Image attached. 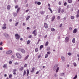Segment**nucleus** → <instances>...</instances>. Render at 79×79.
<instances>
[{"label":"nucleus","mask_w":79,"mask_h":79,"mask_svg":"<svg viewBox=\"0 0 79 79\" xmlns=\"http://www.w3.org/2000/svg\"><path fill=\"white\" fill-rule=\"evenodd\" d=\"M16 56L17 58H19V59H21V57H22L21 56V55L20 54L18 53H16Z\"/></svg>","instance_id":"1"},{"label":"nucleus","mask_w":79,"mask_h":79,"mask_svg":"<svg viewBox=\"0 0 79 79\" xmlns=\"http://www.w3.org/2000/svg\"><path fill=\"white\" fill-rule=\"evenodd\" d=\"M15 36L16 39H17V40H18V39H19V38H20V36L18 35V34H15Z\"/></svg>","instance_id":"2"},{"label":"nucleus","mask_w":79,"mask_h":79,"mask_svg":"<svg viewBox=\"0 0 79 79\" xmlns=\"http://www.w3.org/2000/svg\"><path fill=\"white\" fill-rule=\"evenodd\" d=\"M3 26L4 27H2V29H6V24L4 23L3 24Z\"/></svg>","instance_id":"3"},{"label":"nucleus","mask_w":79,"mask_h":79,"mask_svg":"<svg viewBox=\"0 0 79 79\" xmlns=\"http://www.w3.org/2000/svg\"><path fill=\"white\" fill-rule=\"evenodd\" d=\"M33 34H34V36L37 35V32H36V30H35L32 32Z\"/></svg>","instance_id":"4"},{"label":"nucleus","mask_w":79,"mask_h":79,"mask_svg":"<svg viewBox=\"0 0 79 79\" xmlns=\"http://www.w3.org/2000/svg\"><path fill=\"white\" fill-rule=\"evenodd\" d=\"M12 53V51H11V50H9L8 51H7L6 52V54H10V53Z\"/></svg>","instance_id":"5"},{"label":"nucleus","mask_w":79,"mask_h":79,"mask_svg":"<svg viewBox=\"0 0 79 79\" xmlns=\"http://www.w3.org/2000/svg\"><path fill=\"white\" fill-rule=\"evenodd\" d=\"M21 52L22 53H26V51L25 50L23 49H21Z\"/></svg>","instance_id":"6"},{"label":"nucleus","mask_w":79,"mask_h":79,"mask_svg":"<svg viewBox=\"0 0 79 79\" xmlns=\"http://www.w3.org/2000/svg\"><path fill=\"white\" fill-rule=\"evenodd\" d=\"M65 42H66V43H67L69 41V38H68V37H66L65 38Z\"/></svg>","instance_id":"7"},{"label":"nucleus","mask_w":79,"mask_h":79,"mask_svg":"<svg viewBox=\"0 0 79 79\" xmlns=\"http://www.w3.org/2000/svg\"><path fill=\"white\" fill-rule=\"evenodd\" d=\"M77 29L75 28L74 29L73 31V33H74V34H76V33L77 32Z\"/></svg>","instance_id":"8"},{"label":"nucleus","mask_w":79,"mask_h":79,"mask_svg":"<svg viewBox=\"0 0 79 79\" xmlns=\"http://www.w3.org/2000/svg\"><path fill=\"white\" fill-rule=\"evenodd\" d=\"M44 26L45 27V28H46V29H47V28H48V25H47V23H44Z\"/></svg>","instance_id":"9"},{"label":"nucleus","mask_w":79,"mask_h":79,"mask_svg":"<svg viewBox=\"0 0 79 79\" xmlns=\"http://www.w3.org/2000/svg\"><path fill=\"white\" fill-rule=\"evenodd\" d=\"M57 67H58V65L56 64L55 65L53 68V70H55L56 69V68H57Z\"/></svg>","instance_id":"10"},{"label":"nucleus","mask_w":79,"mask_h":79,"mask_svg":"<svg viewBox=\"0 0 79 79\" xmlns=\"http://www.w3.org/2000/svg\"><path fill=\"white\" fill-rule=\"evenodd\" d=\"M27 76H29V69H27Z\"/></svg>","instance_id":"11"},{"label":"nucleus","mask_w":79,"mask_h":79,"mask_svg":"<svg viewBox=\"0 0 79 79\" xmlns=\"http://www.w3.org/2000/svg\"><path fill=\"white\" fill-rule=\"evenodd\" d=\"M7 64H4L3 66V68H7Z\"/></svg>","instance_id":"12"},{"label":"nucleus","mask_w":79,"mask_h":79,"mask_svg":"<svg viewBox=\"0 0 79 79\" xmlns=\"http://www.w3.org/2000/svg\"><path fill=\"white\" fill-rule=\"evenodd\" d=\"M55 16H53L52 17V20L51 21L52 22L53 21H54V20L55 19Z\"/></svg>","instance_id":"13"},{"label":"nucleus","mask_w":79,"mask_h":79,"mask_svg":"<svg viewBox=\"0 0 79 79\" xmlns=\"http://www.w3.org/2000/svg\"><path fill=\"white\" fill-rule=\"evenodd\" d=\"M61 59H62V61H64L65 60V58H64V57L62 56Z\"/></svg>","instance_id":"14"},{"label":"nucleus","mask_w":79,"mask_h":79,"mask_svg":"<svg viewBox=\"0 0 79 79\" xmlns=\"http://www.w3.org/2000/svg\"><path fill=\"white\" fill-rule=\"evenodd\" d=\"M61 9L60 7H59V8L58 9V11L59 13H60V12H61Z\"/></svg>","instance_id":"15"},{"label":"nucleus","mask_w":79,"mask_h":79,"mask_svg":"<svg viewBox=\"0 0 79 79\" xmlns=\"http://www.w3.org/2000/svg\"><path fill=\"white\" fill-rule=\"evenodd\" d=\"M68 2L69 3H71L73 2V0H68Z\"/></svg>","instance_id":"16"},{"label":"nucleus","mask_w":79,"mask_h":79,"mask_svg":"<svg viewBox=\"0 0 79 79\" xmlns=\"http://www.w3.org/2000/svg\"><path fill=\"white\" fill-rule=\"evenodd\" d=\"M10 8H11V6H10V5H8V6H7V10H10Z\"/></svg>","instance_id":"17"},{"label":"nucleus","mask_w":79,"mask_h":79,"mask_svg":"<svg viewBox=\"0 0 79 79\" xmlns=\"http://www.w3.org/2000/svg\"><path fill=\"white\" fill-rule=\"evenodd\" d=\"M30 16H28L26 19V21H28L29 20V18H30Z\"/></svg>","instance_id":"18"},{"label":"nucleus","mask_w":79,"mask_h":79,"mask_svg":"<svg viewBox=\"0 0 79 79\" xmlns=\"http://www.w3.org/2000/svg\"><path fill=\"white\" fill-rule=\"evenodd\" d=\"M13 15L14 16V17H15V16H16L17 15V14H16V13L15 12H13Z\"/></svg>","instance_id":"19"},{"label":"nucleus","mask_w":79,"mask_h":79,"mask_svg":"<svg viewBox=\"0 0 79 79\" xmlns=\"http://www.w3.org/2000/svg\"><path fill=\"white\" fill-rule=\"evenodd\" d=\"M23 69H24V67H22L21 68H20L19 70V71H22L23 70Z\"/></svg>","instance_id":"20"},{"label":"nucleus","mask_w":79,"mask_h":79,"mask_svg":"<svg viewBox=\"0 0 79 79\" xmlns=\"http://www.w3.org/2000/svg\"><path fill=\"white\" fill-rule=\"evenodd\" d=\"M5 37H9V35H8V34H6L5 35Z\"/></svg>","instance_id":"21"},{"label":"nucleus","mask_w":79,"mask_h":79,"mask_svg":"<svg viewBox=\"0 0 79 79\" xmlns=\"http://www.w3.org/2000/svg\"><path fill=\"white\" fill-rule=\"evenodd\" d=\"M35 69V68L34 67H33L31 71V73H33V72L34 71Z\"/></svg>","instance_id":"22"},{"label":"nucleus","mask_w":79,"mask_h":79,"mask_svg":"<svg viewBox=\"0 0 79 79\" xmlns=\"http://www.w3.org/2000/svg\"><path fill=\"white\" fill-rule=\"evenodd\" d=\"M51 31H52V32H54V31H55V29L53 28H52L51 29Z\"/></svg>","instance_id":"23"},{"label":"nucleus","mask_w":79,"mask_h":79,"mask_svg":"<svg viewBox=\"0 0 79 79\" xmlns=\"http://www.w3.org/2000/svg\"><path fill=\"white\" fill-rule=\"evenodd\" d=\"M75 42H76V41L75 40V38H73V40H72V42L73 43H75Z\"/></svg>","instance_id":"24"},{"label":"nucleus","mask_w":79,"mask_h":79,"mask_svg":"<svg viewBox=\"0 0 79 79\" xmlns=\"http://www.w3.org/2000/svg\"><path fill=\"white\" fill-rule=\"evenodd\" d=\"M50 50V48L49 47H48L47 48V51H48V50Z\"/></svg>","instance_id":"25"},{"label":"nucleus","mask_w":79,"mask_h":79,"mask_svg":"<svg viewBox=\"0 0 79 79\" xmlns=\"http://www.w3.org/2000/svg\"><path fill=\"white\" fill-rule=\"evenodd\" d=\"M64 73H60V76H64Z\"/></svg>","instance_id":"26"},{"label":"nucleus","mask_w":79,"mask_h":79,"mask_svg":"<svg viewBox=\"0 0 79 79\" xmlns=\"http://www.w3.org/2000/svg\"><path fill=\"white\" fill-rule=\"evenodd\" d=\"M48 54H46L45 55V58H48Z\"/></svg>","instance_id":"27"},{"label":"nucleus","mask_w":79,"mask_h":79,"mask_svg":"<svg viewBox=\"0 0 79 79\" xmlns=\"http://www.w3.org/2000/svg\"><path fill=\"white\" fill-rule=\"evenodd\" d=\"M19 10H20V8L19 7L17 10V13H18V12H19Z\"/></svg>","instance_id":"28"},{"label":"nucleus","mask_w":79,"mask_h":79,"mask_svg":"<svg viewBox=\"0 0 79 79\" xmlns=\"http://www.w3.org/2000/svg\"><path fill=\"white\" fill-rule=\"evenodd\" d=\"M59 70V67H57L56 70V73H58V72Z\"/></svg>","instance_id":"29"},{"label":"nucleus","mask_w":79,"mask_h":79,"mask_svg":"<svg viewBox=\"0 0 79 79\" xmlns=\"http://www.w3.org/2000/svg\"><path fill=\"white\" fill-rule=\"evenodd\" d=\"M48 9L50 10V11H51V13H52L53 11H52V10L49 7Z\"/></svg>","instance_id":"30"},{"label":"nucleus","mask_w":79,"mask_h":79,"mask_svg":"<svg viewBox=\"0 0 79 79\" xmlns=\"http://www.w3.org/2000/svg\"><path fill=\"white\" fill-rule=\"evenodd\" d=\"M48 45V41H47L45 44V46H47Z\"/></svg>","instance_id":"31"},{"label":"nucleus","mask_w":79,"mask_h":79,"mask_svg":"<svg viewBox=\"0 0 79 79\" xmlns=\"http://www.w3.org/2000/svg\"><path fill=\"white\" fill-rule=\"evenodd\" d=\"M40 13L41 15H44V12L43 11H40Z\"/></svg>","instance_id":"32"},{"label":"nucleus","mask_w":79,"mask_h":79,"mask_svg":"<svg viewBox=\"0 0 79 79\" xmlns=\"http://www.w3.org/2000/svg\"><path fill=\"white\" fill-rule=\"evenodd\" d=\"M26 70H24V71L23 72V76H24V75H25V74H26Z\"/></svg>","instance_id":"33"},{"label":"nucleus","mask_w":79,"mask_h":79,"mask_svg":"<svg viewBox=\"0 0 79 79\" xmlns=\"http://www.w3.org/2000/svg\"><path fill=\"white\" fill-rule=\"evenodd\" d=\"M67 54H68V55H69V56H71V55H72V53H71V52H69Z\"/></svg>","instance_id":"34"},{"label":"nucleus","mask_w":79,"mask_h":79,"mask_svg":"<svg viewBox=\"0 0 79 79\" xmlns=\"http://www.w3.org/2000/svg\"><path fill=\"white\" fill-rule=\"evenodd\" d=\"M29 57V55H27V56L25 58V60H27V58H28V57Z\"/></svg>","instance_id":"35"},{"label":"nucleus","mask_w":79,"mask_h":79,"mask_svg":"<svg viewBox=\"0 0 79 79\" xmlns=\"http://www.w3.org/2000/svg\"><path fill=\"white\" fill-rule=\"evenodd\" d=\"M73 64L74 66H77V64H76V63L75 62H74L73 63Z\"/></svg>","instance_id":"36"},{"label":"nucleus","mask_w":79,"mask_h":79,"mask_svg":"<svg viewBox=\"0 0 79 79\" xmlns=\"http://www.w3.org/2000/svg\"><path fill=\"white\" fill-rule=\"evenodd\" d=\"M37 5H40L41 4V3L40 2H38L37 3Z\"/></svg>","instance_id":"37"},{"label":"nucleus","mask_w":79,"mask_h":79,"mask_svg":"<svg viewBox=\"0 0 79 79\" xmlns=\"http://www.w3.org/2000/svg\"><path fill=\"white\" fill-rule=\"evenodd\" d=\"M30 44V40H28L27 41V45H29Z\"/></svg>","instance_id":"38"},{"label":"nucleus","mask_w":79,"mask_h":79,"mask_svg":"<svg viewBox=\"0 0 79 79\" xmlns=\"http://www.w3.org/2000/svg\"><path fill=\"white\" fill-rule=\"evenodd\" d=\"M71 19H74V16H72L71 17Z\"/></svg>","instance_id":"39"},{"label":"nucleus","mask_w":79,"mask_h":79,"mask_svg":"<svg viewBox=\"0 0 79 79\" xmlns=\"http://www.w3.org/2000/svg\"><path fill=\"white\" fill-rule=\"evenodd\" d=\"M43 47H44V46L43 45H41L40 47V49H42V48H43Z\"/></svg>","instance_id":"40"},{"label":"nucleus","mask_w":79,"mask_h":79,"mask_svg":"<svg viewBox=\"0 0 79 79\" xmlns=\"http://www.w3.org/2000/svg\"><path fill=\"white\" fill-rule=\"evenodd\" d=\"M35 51L36 52H38V49L37 48H36Z\"/></svg>","instance_id":"41"},{"label":"nucleus","mask_w":79,"mask_h":79,"mask_svg":"<svg viewBox=\"0 0 79 79\" xmlns=\"http://www.w3.org/2000/svg\"><path fill=\"white\" fill-rule=\"evenodd\" d=\"M64 6H66V5H67V2H65L64 3Z\"/></svg>","instance_id":"42"},{"label":"nucleus","mask_w":79,"mask_h":79,"mask_svg":"<svg viewBox=\"0 0 79 79\" xmlns=\"http://www.w3.org/2000/svg\"><path fill=\"white\" fill-rule=\"evenodd\" d=\"M47 53L48 55H50V54L51 53V52H47Z\"/></svg>","instance_id":"43"},{"label":"nucleus","mask_w":79,"mask_h":79,"mask_svg":"<svg viewBox=\"0 0 79 79\" xmlns=\"http://www.w3.org/2000/svg\"><path fill=\"white\" fill-rule=\"evenodd\" d=\"M17 71L16 69H14L13 70V72H16Z\"/></svg>","instance_id":"44"},{"label":"nucleus","mask_w":79,"mask_h":79,"mask_svg":"<svg viewBox=\"0 0 79 79\" xmlns=\"http://www.w3.org/2000/svg\"><path fill=\"white\" fill-rule=\"evenodd\" d=\"M11 77H12V75H11V74H10L9 75V78H11Z\"/></svg>","instance_id":"45"},{"label":"nucleus","mask_w":79,"mask_h":79,"mask_svg":"<svg viewBox=\"0 0 79 79\" xmlns=\"http://www.w3.org/2000/svg\"><path fill=\"white\" fill-rule=\"evenodd\" d=\"M40 39L39 40H38V42L36 44H39V42H40Z\"/></svg>","instance_id":"46"},{"label":"nucleus","mask_w":79,"mask_h":79,"mask_svg":"<svg viewBox=\"0 0 79 79\" xmlns=\"http://www.w3.org/2000/svg\"><path fill=\"white\" fill-rule=\"evenodd\" d=\"M77 75H76L75 77H74L73 79H76L77 78Z\"/></svg>","instance_id":"47"},{"label":"nucleus","mask_w":79,"mask_h":79,"mask_svg":"<svg viewBox=\"0 0 79 79\" xmlns=\"http://www.w3.org/2000/svg\"><path fill=\"white\" fill-rule=\"evenodd\" d=\"M31 37H32V35H30L28 37V38H29V39H31Z\"/></svg>","instance_id":"48"},{"label":"nucleus","mask_w":79,"mask_h":79,"mask_svg":"<svg viewBox=\"0 0 79 79\" xmlns=\"http://www.w3.org/2000/svg\"><path fill=\"white\" fill-rule=\"evenodd\" d=\"M9 64H11V63H12V61H10L9 62Z\"/></svg>","instance_id":"49"},{"label":"nucleus","mask_w":79,"mask_h":79,"mask_svg":"<svg viewBox=\"0 0 79 79\" xmlns=\"http://www.w3.org/2000/svg\"><path fill=\"white\" fill-rule=\"evenodd\" d=\"M79 14H77L76 16H77V18H79Z\"/></svg>","instance_id":"50"},{"label":"nucleus","mask_w":79,"mask_h":79,"mask_svg":"<svg viewBox=\"0 0 79 79\" xmlns=\"http://www.w3.org/2000/svg\"><path fill=\"white\" fill-rule=\"evenodd\" d=\"M40 57H41V55H40L38 57V59H39V58H40Z\"/></svg>","instance_id":"51"},{"label":"nucleus","mask_w":79,"mask_h":79,"mask_svg":"<svg viewBox=\"0 0 79 79\" xmlns=\"http://www.w3.org/2000/svg\"><path fill=\"white\" fill-rule=\"evenodd\" d=\"M24 67L25 68L26 67H27V64H25V65H24Z\"/></svg>","instance_id":"52"},{"label":"nucleus","mask_w":79,"mask_h":79,"mask_svg":"<svg viewBox=\"0 0 79 79\" xmlns=\"http://www.w3.org/2000/svg\"><path fill=\"white\" fill-rule=\"evenodd\" d=\"M59 5H61V2L59 1Z\"/></svg>","instance_id":"53"},{"label":"nucleus","mask_w":79,"mask_h":79,"mask_svg":"<svg viewBox=\"0 0 79 79\" xmlns=\"http://www.w3.org/2000/svg\"><path fill=\"white\" fill-rule=\"evenodd\" d=\"M18 7V6L17 5V6H15V9H16V8H17Z\"/></svg>","instance_id":"54"},{"label":"nucleus","mask_w":79,"mask_h":79,"mask_svg":"<svg viewBox=\"0 0 79 79\" xmlns=\"http://www.w3.org/2000/svg\"><path fill=\"white\" fill-rule=\"evenodd\" d=\"M29 6V4H27L26 5V7H28Z\"/></svg>","instance_id":"55"},{"label":"nucleus","mask_w":79,"mask_h":79,"mask_svg":"<svg viewBox=\"0 0 79 79\" xmlns=\"http://www.w3.org/2000/svg\"><path fill=\"white\" fill-rule=\"evenodd\" d=\"M12 58H15V56L12 55L11 56Z\"/></svg>","instance_id":"56"},{"label":"nucleus","mask_w":79,"mask_h":79,"mask_svg":"<svg viewBox=\"0 0 79 79\" xmlns=\"http://www.w3.org/2000/svg\"><path fill=\"white\" fill-rule=\"evenodd\" d=\"M69 8V5H67V8Z\"/></svg>","instance_id":"57"},{"label":"nucleus","mask_w":79,"mask_h":79,"mask_svg":"<svg viewBox=\"0 0 79 79\" xmlns=\"http://www.w3.org/2000/svg\"><path fill=\"white\" fill-rule=\"evenodd\" d=\"M69 30L70 31H72V28H71V27H70L69 28Z\"/></svg>","instance_id":"58"},{"label":"nucleus","mask_w":79,"mask_h":79,"mask_svg":"<svg viewBox=\"0 0 79 79\" xmlns=\"http://www.w3.org/2000/svg\"><path fill=\"white\" fill-rule=\"evenodd\" d=\"M57 19H60V16H58L57 17Z\"/></svg>","instance_id":"59"},{"label":"nucleus","mask_w":79,"mask_h":79,"mask_svg":"<svg viewBox=\"0 0 79 79\" xmlns=\"http://www.w3.org/2000/svg\"><path fill=\"white\" fill-rule=\"evenodd\" d=\"M30 29V28L29 27H27V30H29V29Z\"/></svg>","instance_id":"60"},{"label":"nucleus","mask_w":79,"mask_h":79,"mask_svg":"<svg viewBox=\"0 0 79 79\" xmlns=\"http://www.w3.org/2000/svg\"><path fill=\"white\" fill-rule=\"evenodd\" d=\"M61 13H63V12H64V9H62L61 10Z\"/></svg>","instance_id":"61"},{"label":"nucleus","mask_w":79,"mask_h":79,"mask_svg":"<svg viewBox=\"0 0 79 79\" xmlns=\"http://www.w3.org/2000/svg\"><path fill=\"white\" fill-rule=\"evenodd\" d=\"M62 26V24H60V25L59 27H61Z\"/></svg>","instance_id":"62"},{"label":"nucleus","mask_w":79,"mask_h":79,"mask_svg":"<svg viewBox=\"0 0 79 79\" xmlns=\"http://www.w3.org/2000/svg\"><path fill=\"white\" fill-rule=\"evenodd\" d=\"M18 22H17L15 25V26H16L17 25H18Z\"/></svg>","instance_id":"63"},{"label":"nucleus","mask_w":79,"mask_h":79,"mask_svg":"<svg viewBox=\"0 0 79 79\" xmlns=\"http://www.w3.org/2000/svg\"><path fill=\"white\" fill-rule=\"evenodd\" d=\"M25 25H26V24H25V23H23V26H25Z\"/></svg>","instance_id":"64"}]
</instances>
